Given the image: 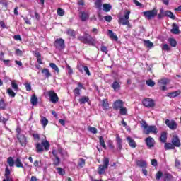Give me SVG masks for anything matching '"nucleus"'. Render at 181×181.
Here are the masks:
<instances>
[{"label": "nucleus", "mask_w": 181, "mask_h": 181, "mask_svg": "<svg viewBox=\"0 0 181 181\" xmlns=\"http://www.w3.org/2000/svg\"><path fill=\"white\" fill-rule=\"evenodd\" d=\"M48 95L51 103H53V104H56L59 101V96H57V93L54 90L48 91Z\"/></svg>", "instance_id": "nucleus-4"}, {"label": "nucleus", "mask_w": 181, "mask_h": 181, "mask_svg": "<svg viewBox=\"0 0 181 181\" xmlns=\"http://www.w3.org/2000/svg\"><path fill=\"white\" fill-rule=\"evenodd\" d=\"M66 70L68 74H73V69L69 64L66 65Z\"/></svg>", "instance_id": "nucleus-60"}, {"label": "nucleus", "mask_w": 181, "mask_h": 181, "mask_svg": "<svg viewBox=\"0 0 181 181\" xmlns=\"http://www.w3.org/2000/svg\"><path fill=\"white\" fill-rule=\"evenodd\" d=\"M151 165L152 166H158V160H156V159H152Z\"/></svg>", "instance_id": "nucleus-64"}, {"label": "nucleus", "mask_w": 181, "mask_h": 181, "mask_svg": "<svg viewBox=\"0 0 181 181\" xmlns=\"http://www.w3.org/2000/svg\"><path fill=\"white\" fill-rule=\"evenodd\" d=\"M144 43L146 47H152V46H153V43H152V42L150 40H145Z\"/></svg>", "instance_id": "nucleus-44"}, {"label": "nucleus", "mask_w": 181, "mask_h": 181, "mask_svg": "<svg viewBox=\"0 0 181 181\" xmlns=\"http://www.w3.org/2000/svg\"><path fill=\"white\" fill-rule=\"evenodd\" d=\"M24 86L27 91H30V90H32V85H30V83H25Z\"/></svg>", "instance_id": "nucleus-55"}, {"label": "nucleus", "mask_w": 181, "mask_h": 181, "mask_svg": "<svg viewBox=\"0 0 181 181\" xmlns=\"http://www.w3.org/2000/svg\"><path fill=\"white\" fill-rule=\"evenodd\" d=\"M144 134L148 135V134H158V128L156 126H148L146 130H144Z\"/></svg>", "instance_id": "nucleus-8"}, {"label": "nucleus", "mask_w": 181, "mask_h": 181, "mask_svg": "<svg viewBox=\"0 0 181 181\" xmlns=\"http://www.w3.org/2000/svg\"><path fill=\"white\" fill-rule=\"evenodd\" d=\"M100 50L101 52H103V53H105V54L108 53V49L105 46H102Z\"/></svg>", "instance_id": "nucleus-61"}, {"label": "nucleus", "mask_w": 181, "mask_h": 181, "mask_svg": "<svg viewBox=\"0 0 181 181\" xmlns=\"http://www.w3.org/2000/svg\"><path fill=\"white\" fill-rule=\"evenodd\" d=\"M178 95H180V90L168 93L167 94V97H169L170 98H175V97H178Z\"/></svg>", "instance_id": "nucleus-19"}, {"label": "nucleus", "mask_w": 181, "mask_h": 181, "mask_svg": "<svg viewBox=\"0 0 181 181\" xmlns=\"http://www.w3.org/2000/svg\"><path fill=\"white\" fill-rule=\"evenodd\" d=\"M78 70L80 71V73H83V71H85L87 76H91L90 70L88 69V67H87L86 66L79 64L78 65Z\"/></svg>", "instance_id": "nucleus-10"}, {"label": "nucleus", "mask_w": 181, "mask_h": 181, "mask_svg": "<svg viewBox=\"0 0 181 181\" xmlns=\"http://www.w3.org/2000/svg\"><path fill=\"white\" fill-rule=\"evenodd\" d=\"M145 143H146V145L149 148H153V146H155V139H153V138L151 136L145 139Z\"/></svg>", "instance_id": "nucleus-9"}, {"label": "nucleus", "mask_w": 181, "mask_h": 181, "mask_svg": "<svg viewBox=\"0 0 181 181\" xmlns=\"http://www.w3.org/2000/svg\"><path fill=\"white\" fill-rule=\"evenodd\" d=\"M66 34L69 36H71V37H74V36H76V31L71 29H69L66 31Z\"/></svg>", "instance_id": "nucleus-34"}, {"label": "nucleus", "mask_w": 181, "mask_h": 181, "mask_svg": "<svg viewBox=\"0 0 181 181\" xmlns=\"http://www.w3.org/2000/svg\"><path fill=\"white\" fill-rule=\"evenodd\" d=\"M90 99L88 98V97L87 96H83V97H81L80 99H79V103L80 104H86V103H88V100Z\"/></svg>", "instance_id": "nucleus-29"}, {"label": "nucleus", "mask_w": 181, "mask_h": 181, "mask_svg": "<svg viewBox=\"0 0 181 181\" xmlns=\"http://www.w3.org/2000/svg\"><path fill=\"white\" fill-rule=\"evenodd\" d=\"M42 73L45 76V77H47V78H49V77L52 76V74H50V71H49V69H42Z\"/></svg>", "instance_id": "nucleus-27"}, {"label": "nucleus", "mask_w": 181, "mask_h": 181, "mask_svg": "<svg viewBox=\"0 0 181 181\" xmlns=\"http://www.w3.org/2000/svg\"><path fill=\"white\" fill-rule=\"evenodd\" d=\"M136 163L139 168H146L148 165L146 164V161L142 160H137L136 161Z\"/></svg>", "instance_id": "nucleus-16"}, {"label": "nucleus", "mask_w": 181, "mask_h": 181, "mask_svg": "<svg viewBox=\"0 0 181 181\" xmlns=\"http://www.w3.org/2000/svg\"><path fill=\"white\" fill-rule=\"evenodd\" d=\"M49 66L52 70H54L57 73H59L60 70L59 69V67L56 66V64L54 63H50Z\"/></svg>", "instance_id": "nucleus-35"}, {"label": "nucleus", "mask_w": 181, "mask_h": 181, "mask_svg": "<svg viewBox=\"0 0 181 181\" xmlns=\"http://www.w3.org/2000/svg\"><path fill=\"white\" fill-rule=\"evenodd\" d=\"M172 142L174 146H177V148L180 146V140H179V137H177V136H173Z\"/></svg>", "instance_id": "nucleus-17"}, {"label": "nucleus", "mask_w": 181, "mask_h": 181, "mask_svg": "<svg viewBox=\"0 0 181 181\" xmlns=\"http://www.w3.org/2000/svg\"><path fill=\"white\" fill-rule=\"evenodd\" d=\"M56 170H57V173H59V175H61L62 176H63L66 173L63 170V168H60V167H57L56 168Z\"/></svg>", "instance_id": "nucleus-53"}, {"label": "nucleus", "mask_w": 181, "mask_h": 181, "mask_svg": "<svg viewBox=\"0 0 181 181\" xmlns=\"http://www.w3.org/2000/svg\"><path fill=\"white\" fill-rule=\"evenodd\" d=\"M111 8H112V6L109 4H105L103 5V9L105 12H108V11H111Z\"/></svg>", "instance_id": "nucleus-30"}, {"label": "nucleus", "mask_w": 181, "mask_h": 181, "mask_svg": "<svg viewBox=\"0 0 181 181\" xmlns=\"http://www.w3.org/2000/svg\"><path fill=\"white\" fill-rule=\"evenodd\" d=\"M100 144L104 149H107V146H105V142L104 141V137L100 136L99 138Z\"/></svg>", "instance_id": "nucleus-37"}, {"label": "nucleus", "mask_w": 181, "mask_h": 181, "mask_svg": "<svg viewBox=\"0 0 181 181\" xmlns=\"http://www.w3.org/2000/svg\"><path fill=\"white\" fill-rule=\"evenodd\" d=\"M129 15H131V11L127 10L124 13V16L121 17L119 19V23H122L123 26H129Z\"/></svg>", "instance_id": "nucleus-2"}, {"label": "nucleus", "mask_w": 181, "mask_h": 181, "mask_svg": "<svg viewBox=\"0 0 181 181\" xmlns=\"http://www.w3.org/2000/svg\"><path fill=\"white\" fill-rule=\"evenodd\" d=\"M104 19L107 22H111V21H112V17L111 16H106L104 17Z\"/></svg>", "instance_id": "nucleus-62"}, {"label": "nucleus", "mask_w": 181, "mask_h": 181, "mask_svg": "<svg viewBox=\"0 0 181 181\" xmlns=\"http://www.w3.org/2000/svg\"><path fill=\"white\" fill-rule=\"evenodd\" d=\"M84 165H86V160L80 158L79 162L78 163V166H79L80 168H83Z\"/></svg>", "instance_id": "nucleus-43"}, {"label": "nucleus", "mask_w": 181, "mask_h": 181, "mask_svg": "<svg viewBox=\"0 0 181 181\" xmlns=\"http://www.w3.org/2000/svg\"><path fill=\"white\" fill-rule=\"evenodd\" d=\"M86 37H87V33H85L84 36H81L78 37V40H80L81 42H83V43H86Z\"/></svg>", "instance_id": "nucleus-54"}, {"label": "nucleus", "mask_w": 181, "mask_h": 181, "mask_svg": "<svg viewBox=\"0 0 181 181\" xmlns=\"http://www.w3.org/2000/svg\"><path fill=\"white\" fill-rule=\"evenodd\" d=\"M158 84H160V86H166L169 83V79L168 78H163L161 80H159L158 81Z\"/></svg>", "instance_id": "nucleus-31"}, {"label": "nucleus", "mask_w": 181, "mask_h": 181, "mask_svg": "<svg viewBox=\"0 0 181 181\" xmlns=\"http://www.w3.org/2000/svg\"><path fill=\"white\" fill-rule=\"evenodd\" d=\"M163 50H165L166 52H169V45L168 44H165L162 47Z\"/></svg>", "instance_id": "nucleus-63"}, {"label": "nucleus", "mask_w": 181, "mask_h": 181, "mask_svg": "<svg viewBox=\"0 0 181 181\" xmlns=\"http://www.w3.org/2000/svg\"><path fill=\"white\" fill-rule=\"evenodd\" d=\"M6 108V103H5V101L4 100H0V110H5Z\"/></svg>", "instance_id": "nucleus-41"}, {"label": "nucleus", "mask_w": 181, "mask_h": 181, "mask_svg": "<svg viewBox=\"0 0 181 181\" xmlns=\"http://www.w3.org/2000/svg\"><path fill=\"white\" fill-rule=\"evenodd\" d=\"M30 102L32 105H37V97H36V95H33L30 99Z\"/></svg>", "instance_id": "nucleus-28"}, {"label": "nucleus", "mask_w": 181, "mask_h": 181, "mask_svg": "<svg viewBox=\"0 0 181 181\" xmlns=\"http://www.w3.org/2000/svg\"><path fill=\"white\" fill-rule=\"evenodd\" d=\"M102 106L105 108V110H108L110 105H108V101L107 100H103L102 101Z\"/></svg>", "instance_id": "nucleus-39"}, {"label": "nucleus", "mask_w": 181, "mask_h": 181, "mask_svg": "<svg viewBox=\"0 0 181 181\" xmlns=\"http://www.w3.org/2000/svg\"><path fill=\"white\" fill-rule=\"evenodd\" d=\"M165 16H168V18H170V19H176V16H175L173 13H172L170 11H165Z\"/></svg>", "instance_id": "nucleus-32"}, {"label": "nucleus", "mask_w": 181, "mask_h": 181, "mask_svg": "<svg viewBox=\"0 0 181 181\" xmlns=\"http://www.w3.org/2000/svg\"><path fill=\"white\" fill-rule=\"evenodd\" d=\"M127 140L131 148H136V143L134 139H132L131 137H127Z\"/></svg>", "instance_id": "nucleus-18"}, {"label": "nucleus", "mask_w": 181, "mask_h": 181, "mask_svg": "<svg viewBox=\"0 0 181 181\" xmlns=\"http://www.w3.org/2000/svg\"><path fill=\"white\" fill-rule=\"evenodd\" d=\"M57 13L59 16H63V15H64V10L62 8H58Z\"/></svg>", "instance_id": "nucleus-59"}, {"label": "nucleus", "mask_w": 181, "mask_h": 181, "mask_svg": "<svg viewBox=\"0 0 181 181\" xmlns=\"http://www.w3.org/2000/svg\"><path fill=\"white\" fill-rule=\"evenodd\" d=\"M86 44L90 45V46H94L95 45V40L90 35V34L86 33Z\"/></svg>", "instance_id": "nucleus-11"}, {"label": "nucleus", "mask_w": 181, "mask_h": 181, "mask_svg": "<svg viewBox=\"0 0 181 181\" xmlns=\"http://www.w3.org/2000/svg\"><path fill=\"white\" fill-rule=\"evenodd\" d=\"M120 110V114L122 115H127V107H122Z\"/></svg>", "instance_id": "nucleus-56"}, {"label": "nucleus", "mask_w": 181, "mask_h": 181, "mask_svg": "<svg viewBox=\"0 0 181 181\" xmlns=\"http://www.w3.org/2000/svg\"><path fill=\"white\" fill-rule=\"evenodd\" d=\"M74 94L76 97H78V95H80V89L78 88H76L74 90Z\"/></svg>", "instance_id": "nucleus-57"}, {"label": "nucleus", "mask_w": 181, "mask_h": 181, "mask_svg": "<svg viewBox=\"0 0 181 181\" xmlns=\"http://www.w3.org/2000/svg\"><path fill=\"white\" fill-rule=\"evenodd\" d=\"M41 144L45 151H49V149H50V143L49 142V141L43 140Z\"/></svg>", "instance_id": "nucleus-21"}, {"label": "nucleus", "mask_w": 181, "mask_h": 181, "mask_svg": "<svg viewBox=\"0 0 181 181\" xmlns=\"http://www.w3.org/2000/svg\"><path fill=\"white\" fill-rule=\"evenodd\" d=\"M7 163H8V165L12 168L15 165V161L13 160V158L12 157H9L7 159Z\"/></svg>", "instance_id": "nucleus-33"}, {"label": "nucleus", "mask_w": 181, "mask_h": 181, "mask_svg": "<svg viewBox=\"0 0 181 181\" xmlns=\"http://www.w3.org/2000/svg\"><path fill=\"white\" fill-rule=\"evenodd\" d=\"M79 18L83 22H86L88 18H90V13L88 12L81 11L79 13Z\"/></svg>", "instance_id": "nucleus-12"}, {"label": "nucleus", "mask_w": 181, "mask_h": 181, "mask_svg": "<svg viewBox=\"0 0 181 181\" xmlns=\"http://www.w3.org/2000/svg\"><path fill=\"white\" fill-rule=\"evenodd\" d=\"M108 35L110 39H112V40H115L116 42L117 40H118V37L117 36V35H115V33H114V32H112V30H109Z\"/></svg>", "instance_id": "nucleus-23"}, {"label": "nucleus", "mask_w": 181, "mask_h": 181, "mask_svg": "<svg viewBox=\"0 0 181 181\" xmlns=\"http://www.w3.org/2000/svg\"><path fill=\"white\" fill-rule=\"evenodd\" d=\"M110 165V160L108 158H105L103 159V165H100L98 169V175H104L105 173V169H108Z\"/></svg>", "instance_id": "nucleus-1"}, {"label": "nucleus", "mask_w": 181, "mask_h": 181, "mask_svg": "<svg viewBox=\"0 0 181 181\" xmlns=\"http://www.w3.org/2000/svg\"><path fill=\"white\" fill-rule=\"evenodd\" d=\"M17 138L21 146H26V144H28V140H26V137L25 136V135L18 134Z\"/></svg>", "instance_id": "nucleus-13"}, {"label": "nucleus", "mask_w": 181, "mask_h": 181, "mask_svg": "<svg viewBox=\"0 0 181 181\" xmlns=\"http://www.w3.org/2000/svg\"><path fill=\"white\" fill-rule=\"evenodd\" d=\"M7 93L10 95V97H15V95H16V93H15V92H13L11 88H8L7 90Z\"/></svg>", "instance_id": "nucleus-52"}, {"label": "nucleus", "mask_w": 181, "mask_h": 181, "mask_svg": "<svg viewBox=\"0 0 181 181\" xmlns=\"http://www.w3.org/2000/svg\"><path fill=\"white\" fill-rule=\"evenodd\" d=\"M9 121V117H7L6 118L0 116V122H2V124H6V122Z\"/></svg>", "instance_id": "nucleus-50"}, {"label": "nucleus", "mask_w": 181, "mask_h": 181, "mask_svg": "<svg viewBox=\"0 0 181 181\" xmlns=\"http://www.w3.org/2000/svg\"><path fill=\"white\" fill-rule=\"evenodd\" d=\"M171 33L173 35H179L180 33V30H179V25L176 23L173 24V28L170 30Z\"/></svg>", "instance_id": "nucleus-15"}, {"label": "nucleus", "mask_w": 181, "mask_h": 181, "mask_svg": "<svg viewBox=\"0 0 181 181\" xmlns=\"http://www.w3.org/2000/svg\"><path fill=\"white\" fill-rule=\"evenodd\" d=\"M162 176H163V173H162L161 171H158L156 175V179L157 180H160Z\"/></svg>", "instance_id": "nucleus-51"}, {"label": "nucleus", "mask_w": 181, "mask_h": 181, "mask_svg": "<svg viewBox=\"0 0 181 181\" xmlns=\"http://www.w3.org/2000/svg\"><path fill=\"white\" fill-rule=\"evenodd\" d=\"M116 141L117 142V147L119 151H121L122 149V139L119 137V135H117Z\"/></svg>", "instance_id": "nucleus-20"}, {"label": "nucleus", "mask_w": 181, "mask_h": 181, "mask_svg": "<svg viewBox=\"0 0 181 181\" xmlns=\"http://www.w3.org/2000/svg\"><path fill=\"white\" fill-rule=\"evenodd\" d=\"M143 105L147 108H152L155 107V101L151 98H146L143 100Z\"/></svg>", "instance_id": "nucleus-6"}, {"label": "nucleus", "mask_w": 181, "mask_h": 181, "mask_svg": "<svg viewBox=\"0 0 181 181\" xmlns=\"http://www.w3.org/2000/svg\"><path fill=\"white\" fill-rule=\"evenodd\" d=\"M143 14L148 20L153 19V17L158 15V10L154 8L151 11H144Z\"/></svg>", "instance_id": "nucleus-3"}, {"label": "nucleus", "mask_w": 181, "mask_h": 181, "mask_svg": "<svg viewBox=\"0 0 181 181\" xmlns=\"http://www.w3.org/2000/svg\"><path fill=\"white\" fill-rule=\"evenodd\" d=\"M54 46L58 50H63L64 49V40L59 38L57 39L54 42Z\"/></svg>", "instance_id": "nucleus-5"}, {"label": "nucleus", "mask_w": 181, "mask_h": 181, "mask_svg": "<svg viewBox=\"0 0 181 181\" xmlns=\"http://www.w3.org/2000/svg\"><path fill=\"white\" fill-rule=\"evenodd\" d=\"M53 162L55 166H59V165H60V158L54 157V158L53 159Z\"/></svg>", "instance_id": "nucleus-42"}, {"label": "nucleus", "mask_w": 181, "mask_h": 181, "mask_svg": "<svg viewBox=\"0 0 181 181\" xmlns=\"http://www.w3.org/2000/svg\"><path fill=\"white\" fill-rule=\"evenodd\" d=\"M165 124L167 127H168V128H170V129H172L173 131H175V129L177 128V123H176L175 120L166 119Z\"/></svg>", "instance_id": "nucleus-7"}, {"label": "nucleus", "mask_w": 181, "mask_h": 181, "mask_svg": "<svg viewBox=\"0 0 181 181\" xmlns=\"http://www.w3.org/2000/svg\"><path fill=\"white\" fill-rule=\"evenodd\" d=\"M112 87L113 88V90H115V91H119V89L121 88V85H119V83H118V81H115L112 84Z\"/></svg>", "instance_id": "nucleus-24"}, {"label": "nucleus", "mask_w": 181, "mask_h": 181, "mask_svg": "<svg viewBox=\"0 0 181 181\" xmlns=\"http://www.w3.org/2000/svg\"><path fill=\"white\" fill-rule=\"evenodd\" d=\"M36 150L37 153L43 152V151H45V148H43V145L42 144V143H37L36 144Z\"/></svg>", "instance_id": "nucleus-26"}, {"label": "nucleus", "mask_w": 181, "mask_h": 181, "mask_svg": "<svg viewBox=\"0 0 181 181\" xmlns=\"http://www.w3.org/2000/svg\"><path fill=\"white\" fill-rule=\"evenodd\" d=\"M146 84L149 87H153V86H155V81H152V79H149L146 81Z\"/></svg>", "instance_id": "nucleus-45"}, {"label": "nucleus", "mask_w": 181, "mask_h": 181, "mask_svg": "<svg viewBox=\"0 0 181 181\" xmlns=\"http://www.w3.org/2000/svg\"><path fill=\"white\" fill-rule=\"evenodd\" d=\"M165 148L166 150L175 149V146L172 143H165Z\"/></svg>", "instance_id": "nucleus-36"}, {"label": "nucleus", "mask_w": 181, "mask_h": 181, "mask_svg": "<svg viewBox=\"0 0 181 181\" xmlns=\"http://www.w3.org/2000/svg\"><path fill=\"white\" fill-rule=\"evenodd\" d=\"M124 107V102L121 100H117L114 103L113 109L119 110Z\"/></svg>", "instance_id": "nucleus-14"}, {"label": "nucleus", "mask_w": 181, "mask_h": 181, "mask_svg": "<svg viewBox=\"0 0 181 181\" xmlns=\"http://www.w3.org/2000/svg\"><path fill=\"white\" fill-rule=\"evenodd\" d=\"M168 42H169L170 46H172L173 47H176L177 42L175 39L170 38L168 40Z\"/></svg>", "instance_id": "nucleus-40"}, {"label": "nucleus", "mask_w": 181, "mask_h": 181, "mask_svg": "<svg viewBox=\"0 0 181 181\" xmlns=\"http://www.w3.org/2000/svg\"><path fill=\"white\" fill-rule=\"evenodd\" d=\"M141 127H142V128H144V131H146L148 126V124L146 123V121H142L141 122Z\"/></svg>", "instance_id": "nucleus-58"}, {"label": "nucleus", "mask_w": 181, "mask_h": 181, "mask_svg": "<svg viewBox=\"0 0 181 181\" xmlns=\"http://www.w3.org/2000/svg\"><path fill=\"white\" fill-rule=\"evenodd\" d=\"M167 138H168V137H167V134H166V132H163V133L161 134V136H160V139L161 142L165 143V142H166Z\"/></svg>", "instance_id": "nucleus-38"}, {"label": "nucleus", "mask_w": 181, "mask_h": 181, "mask_svg": "<svg viewBox=\"0 0 181 181\" xmlns=\"http://www.w3.org/2000/svg\"><path fill=\"white\" fill-rule=\"evenodd\" d=\"M9 175H11V171L9 170V168H6L5 171V179H11V177Z\"/></svg>", "instance_id": "nucleus-49"}, {"label": "nucleus", "mask_w": 181, "mask_h": 181, "mask_svg": "<svg viewBox=\"0 0 181 181\" xmlns=\"http://www.w3.org/2000/svg\"><path fill=\"white\" fill-rule=\"evenodd\" d=\"M40 123L42 125V127L45 129L46 128L47 124H49V120L46 117H41Z\"/></svg>", "instance_id": "nucleus-22"}, {"label": "nucleus", "mask_w": 181, "mask_h": 181, "mask_svg": "<svg viewBox=\"0 0 181 181\" xmlns=\"http://www.w3.org/2000/svg\"><path fill=\"white\" fill-rule=\"evenodd\" d=\"M14 163L16 168H23V164L22 163V160H21V158H16Z\"/></svg>", "instance_id": "nucleus-25"}, {"label": "nucleus", "mask_w": 181, "mask_h": 181, "mask_svg": "<svg viewBox=\"0 0 181 181\" xmlns=\"http://www.w3.org/2000/svg\"><path fill=\"white\" fill-rule=\"evenodd\" d=\"M103 4L101 0H96L95 2V8H97L98 9H100V8H101Z\"/></svg>", "instance_id": "nucleus-46"}, {"label": "nucleus", "mask_w": 181, "mask_h": 181, "mask_svg": "<svg viewBox=\"0 0 181 181\" xmlns=\"http://www.w3.org/2000/svg\"><path fill=\"white\" fill-rule=\"evenodd\" d=\"M88 131L91 132L92 134H97V128L93 127H88Z\"/></svg>", "instance_id": "nucleus-48"}, {"label": "nucleus", "mask_w": 181, "mask_h": 181, "mask_svg": "<svg viewBox=\"0 0 181 181\" xmlns=\"http://www.w3.org/2000/svg\"><path fill=\"white\" fill-rule=\"evenodd\" d=\"M11 86H12V88L15 90V91H18L19 86H18V84H16V82L15 81H12Z\"/></svg>", "instance_id": "nucleus-47"}]
</instances>
